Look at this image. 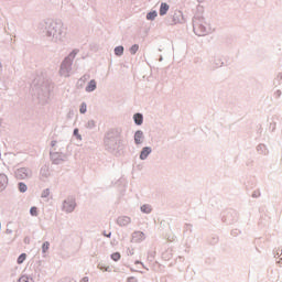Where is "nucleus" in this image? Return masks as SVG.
Wrapping results in <instances>:
<instances>
[{
  "label": "nucleus",
  "mask_w": 282,
  "mask_h": 282,
  "mask_svg": "<svg viewBox=\"0 0 282 282\" xmlns=\"http://www.w3.org/2000/svg\"><path fill=\"white\" fill-rule=\"evenodd\" d=\"M50 189H45V192L42 193V197H48Z\"/></svg>",
  "instance_id": "nucleus-20"
},
{
  "label": "nucleus",
  "mask_w": 282,
  "mask_h": 282,
  "mask_svg": "<svg viewBox=\"0 0 282 282\" xmlns=\"http://www.w3.org/2000/svg\"><path fill=\"white\" fill-rule=\"evenodd\" d=\"M169 9H170V6L166 4V2H162V4L160 6V15L164 17V14H166Z\"/></svg>",
  "instance_id": "nucleus-4"
},
{
  "label": "nucleus",
  "mask_w": 282,
  "mask_h": 282,
  "mask_svg": "<svg viewBox=\"0 0 282 282\" xmlns=\"http://www.w3.org/2000/svg\"><path fill=\"white\" fill-rule=\"evenodd\" d=\"M156 17H158V12L156 11H152V12H149L147 14V19L148 20H154Z\"/></svg>",
  "instance_id": "nucleus-12"
},
{
  "label": "nucleus",
  "mask_w": 282,
  "mask_h": 282,
  "mask_svg": "<svg viewBox=\"0 0 282 282\" xmlns=\"http://www.w3.org/2000/svg\"><path fill=\"white\" fill-rule=\"evenodd\" d=\"M79 111H80V113H86V111H87V105H86L85 102H83V104L80 105Z\"/></svg>",
  "instance_id": "nucleus-18"
},
{
  "label": "nucleus",
  "mask_w": 282,
  "mask_h": 282,
  "mask_svg": "<svg viewBox=\"0 0 282 282\" xmlns=\"http://www.w3.org/2000/svg\"><path fill=\"white\" fill-rule=\"evenodd\" d=\"M131 221L130 217H119V225H128Z\"/></svg>",
  "instance_id": "nucleus-8"
},
{
  "label": "nucleus",
  "mask_w": 282,
  "mask_h": 282,
  "mask_svg": "<svg viewBox=\"0 0 282 282\" xmlns=\"http://www.w3.org/2000/svg\"><path fill=\"white\" fill-rule=\"evenodd\" d=\"M19 172H24V169H21Z\"/></svg>",
  "instance_id": "nucleus-25"
},
{
  "label": "nucleus",
  "mask_w": 282,
  "mask_h": 282,
  "mask_svg": "<svg viewBox=\"0 0 282 282\" xmlns=\"http://www.w3.org/2000/svg\"><path fill=\"white\" fill-rule=\"evenodd\" d=\"M78 133H79V130H78V129H75V130H74V134H75V135H78Z\"/></svg>",
  "instance_id": "nucleus-23"
},
{
  "label": "nucleus",
  "mask_w": 282,
  "mask_h": 282,
  "mask_svg": "<svg viewBox=\"0 0 282 282\" xmlns=\"http://www.w3.org/2000/svg\"><path fill=\"white\" fill-rule=\"evenodd\" d=\"M151 151H152V150H151V148H149V147L143 148V150L141 151V154H140V159H141V160H145L147 156L150 155Z\"/></svg>",
  "instance_id": "nucleus-3"
},
{
  "label": "nucleus",
  "mask_w": 282,
  "mask_h": 282,
  "mask_svg": "<svg viewBox=\"0 0 282 282\" xmlns=\"http://www.w3.org/2000/svg\"><path fill=\"white\" fill-rule=\"evenodd\" d=\"M123 51H124L123 46L122 45H118V47L115 48V54L117 56H122Z\"/></svg>",
  "instance_id": "nucleus-9"
},
{
  "label": "nucleus",
  "mask_w": 282,
  "mask_h": 282,
  "mask_svg": "<svg viewBox=\"0 0 282 282\" xmlns=\"http://www.w3.org/2000/svg\"><path fill=\"white\" fill-rule=\"evenodd\" d=\"M97 89V82L90 80L88 86L86 87L87 93H91L93 90Z\"/></svg>",
  "instance_id": "nucleus-6"
},
{
  "label": "nucleus",
  "mask_w": 282,
  "mask_h": 282,
  "mask_svg": "<svg viewBox=\"0 0 282 282\" xmlns=\"http://www.w3.org/2000/svg\"><path fill=\"white\" fill-rule=\"evenodd\" d=\"M128 282H138V280L137 278L131 276V278H128Z\"/></svg>",
  "instance_id": "nucleus-21"
},
{
  "label": "nucleus",
  "mask_w": 282,
  "mask_h": 282,
  "mask_svg": "<svg viewBox=\"0 0 282 282\" xmlns=\"http://www.w3.org/2000/svg\"><path fill=\"white\" fill-rule=\"evenodd\" d=\"M26 259V253H21L20 257H18V264H22Z\"/></svg>",
  "instance_id": "nucleus-16"
},
{
  "label": "nucleus",
  "mask_w": 282,
  "mask_h": 282,
  "mask_svg": "<svg viewBox=\"0 0 282 282\" xmlns=\"http://www.w3.org/2000/svg\"><path fill=\"white\" fill-rule=\"evenodd\" d=\"M133 237H134V238H139V240H144V238H145L143 231H135V232L133 234Z\"/></svg>",
  "instance_id": "nucleus-11"
},
{
  "label": "nucleus",
  "mask_w": 282,
  "mask_h": 282,
  "mask_svg": "<svg viewBox=\"0 0 282 282\" xmlns=\"http://www.w3.org/2000/svg\"><path fill=\"white\" fill-rule=\"evenodd\" d=\"M142 213L150 214L152 212L151 205H142L141 207Z\"/></svg>",
  "instance_id": "nucleus-10"
},
{
  "label": "nucleus",
  "mask_w": 282,
  "mask_h": 282,
  "mask_svg": "<svg viewBox=\"0 0 282 282\" xmlns=\"http://www.w3.org/2000/svg\"><path fill=\"white\" fill-rule=\"evenodd\" d=\"M138 51H139V45L138 44L132 45L131 48H130L131 54H135V53H138Z\"/></svg>",
  "instance_id": "nucleus-17"
},
{
  "label": "nucleus",
  "mask_w": 282,
  "mask_h": 282,
  "mask_svg": "<svg viewBox=\"0 0 282 282\" xmlns=\"http://www.w3.org/2000/svg\"><path fill=\"white\" fill-rule=\"evenodd\" d=\"M111 259H112L113 261H120V259H121V253H120V252H115V253H112Z\"/></svg>",
  "instance_id": "nucleus-15"
},
{
  "label": "nucleus",
  "mask_w": 282,
  "mask_h": 282,
  "mask_svg": "<svg viewBox=\"0 0 282 282\" xmlns=\"http://www.w3.org/2000/svg\"><path fill=\"white\" fill-rule=\"evenodd\" d=\"M19 189L21 193L28 192V186L25 183H19Z\"/></svg>",
  "instance_id": "nucleus-13"
},
{
  "label": "nucleus",
  "mask_w": 282,
  "mask_h": 282,
  "mask_svg": "<svg viewBox=\"0 0 282 282\" xmlns=\"http://www.w3.org/2000/svg\"><path fill=\"white\" fill-rule=\"evenodd\" d=\"M42 250H43V253H46L47 250H50V241H45V242L42 245Z\"/></svg>",
  "instance_id": "nucleus-14"
},
{
  "label": "nucleus",
  "mask_w": 282,
  "mask_h": 282,
  "mask_svg": "<svg viewBox=\"0 0 282 282\" xmlns=\"http://www.w3.org/2000/svg\"><path fill=\"white\" fill-rule=\"evenodd\" d=\"M79 282H89V278H88V276H85V278H83Z\"/></svg>",
  "instance_id": "nucleus-22"
},
{
  "label": "nucleus",
  "mask_w": 282,
  "mask_h": 282,
  "mask_svg": "<svg viewBox=\"0 0 282 282\" xmlns=\"http://www.w3.org/2000/svg\"><path fill=\"white\" fill-rule=\"evenodd\" d=\"M9 184V177L6 174H0V191L6 189Z\"/></svg>",
  "instance_id": "nucleus-2"
},
{
  "label": "nucleus",
  "mask_w": 282,
  "mask_h": 282,
  "mask_svg": "<svg viewBox=\"0 0 282 282\" xmlns=\"http://www.w3.org/2000/svg\"><path fill=\"white\" fill-rule=\"evenodd\" d=\"M76 208V202L75 199H72V198H68V199H65L64 200V204H63V209L66 212V213H73Z\"/></svg>",
  "instance_id": "nucleus-1"
},
{
  "label": "nucleus",
  "mask_w": 282,
  "mask_h": 282,
  "mask_svg": "<svg viewBox=\"0 0 282 282\" xmlns=\"http://www.w3.org/2000/svg\"><path fill=\"white\" fill-rule=\"evenodd\" d=\"M106 237H111V232H109L108 235H106Z\"/></svg>",
  "instance_id": "nucleus-24"
},
{
  "label": "nucleus",
  "mask_w": 282,
  "mask_h": 282,
  "mask_svg": "<svg viewBox=\"0 0 282 282\" xmlns=\"http://www.w3.org/2000/svg\"><path fill=\"white\" fill-rule=\"evenodd\" d=\"M134 122L137 123V126H141L143 123V115L141 113H135L133 116Z\"/></svg>",
  "instance_id": "nucleus-7"
},
{
  "label": "nucleus",
  "mask_w": 282,
  "mask_h": 282,
  "mask_svg": "<svg viewBox=\"0 0 282 282\" xmlns=\"http://www.w3.org/2000/svg\"><path fill=\"white\" fill-rule=\"evenodd\" d=\"M142 139H143V132L142 130H137L135 135H134V141L137 144L142 143Z\"/></svg>",
  "instance_id": "nucleus-5"
},
{
  "label": "nucleus",
  "mask_w": 282,
  "mask_h": 282,
  "mask_svg": "<svg viewBox=\"0 0 282 282\" xmlns=\"http://www.w3.org/2000/svg\"><path fill=\"white\" fill-rule=\"evenodd\" d=\"M30 213H31L32 216H37V208L36 207H32L30 209Z\"/></svg>",
  "instance_id": "nucleus-19"
}]
</instances>
